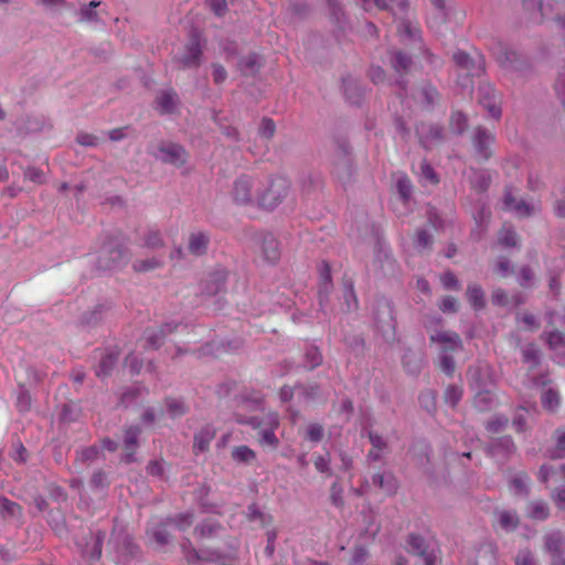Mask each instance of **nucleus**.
I'll return each instance as SVG.
<instances>
[{"mask_svg": "<svg viewBox=\"0 0 565 565\" xmlns=\"http://www.w3.org/2000/svg\"><path fill=\"white\" fill-rule=\"evenodd\" d=\"M131 254L121 235H107L98 250L95 269L98 273H115L124 269Z\"/></svg>", "mask_w": 565, "mask_h": 565, "instance_id": "nucleus-1", "label": "nucleus"}, {"mask_svg": "<svg viewBox=\"0 0 565 565\" xmlns=\"http://www.w3.org/2000/svg\"><path fill=\"white\" fill-rule=\"evenodd\" d=\"M334 158L332 177L344 189L355 181L356 166L352 147L345 137H337L334 139Z\"/></svg>", "mask_w": 565, "mask_h": 565, "instance_id": "nucleus-2", "label": "nucleus"}, {"mask_svg": "<svg viewBox=\"0 0 565 565\" xmlns=\"http://www.w3.org/2000/svg\"><path fill=\"white\" fill-rule=\"evenodd\" d=\"M290 191V181L281 175L269 179L268 185L257 195L258 206L273 211L287 198Z\"/></svg>", "mask_w": 565, "mask_h": 565, "instance_id": "nucleus-3", "label": "nucleus"}, {"mask_svg": "<svg viewBox=\"0 0 565 565\" xmlns=\"http://www.w3.org/2000/svg\"><path fill=\"white\" fill-rule=\"evenodd\" d=\"M142 561L140 546L129 534H120L115 541V562L118 565H139Z\"/></svg>", "mask_w": 565, "mask_h": 565, "instance_id": "nucleus-4", "label": "nucleus"}, {"mask_svg": "<svg viewBox=\"0 0 565 565\" xmlns=\"http://www.w3.org/2000/svg\"><path fill=\"white\" fill-rule=\"evenodd\" d=\"M373 318L376 329L382 333H394L396 329V317L394 303L386 297H379L375 300L373 308Z\"/></svg>", "mask_w": 565, "mask_h": 565, "instance_id": "nucleus-5", "label": "nucleus"}, {"mask_svg": "<svg viewBox=\"0 0 565 565\" xmlns=\"http://www.w3.org/2000/svg\"><path fill=\"white\" fill-rule=\"evenodd\" d=\"M105 539L106 532L104 530H89L87 535L76 539L75 544L84 559L95 563L102 557Z\"/></svg>", "mask_w": 565, "mask_h": 565, "instance_id": "nucleus-6", "label": "nucleus"}, {"mask_svg": "<svg viewBox=\"0 0 565 565\" xmlns=\"http://www.w3.org/2000/svg\"><path fill=\"white\" fill-rule=\"evenodd\" d=\"M203 55V40L199 30H191L189 40L184 46V53L177 58L182 68H196L201 65Z\"/></svg>", "mask_w": 565, "mask_h": 565, "instance_id": "nucleus-7", "label": "nucleus"}, {"mask_svg": "<svg viewBox=\"0 0 565 565\" xmlns=\"http://www.w3.org/2000/svg\"><path fill=\"white\" fill-rule=\"evenodd\" d=\"M415 134L420 147L431 150L435 146L446 140V131L443 125L430 121H418L415 126Z\"/></svg>", "mask_w": 565, "mask_h": 565, "instance_id": "nucleus-8", "label": "nucleus"}, {"mask_svg": "<svg viewBox=\"0 0 565 565\" xmlns=\"http://www.w3.org/2000/svg\"><path fill=\"white\" fill-rule=\"evenodd\" d=\"M497 61L507 70L525 72L530 68V61L526 55L511 49L507 44H499L498 51L494 53Z\"/></svg>", "mask_w": 565, "mask_h": 565, "instance_id": "nucleus-9", "label": "nucleus"}, {"mask_svg": "<svg viewBox=\"0 0 565 565\" xmlns=\"http://www.w3.org/2000/svg\"><path fill=\"white\" fill-rule=\"evenodd\" d=\"M497 61L507 70L525 72L530 68V61L526 55L511 49L507 44H499L498 51L494 53Z\"/></svg>", "mask_w": 565, "mask_h": 565, "instance_id": "nucleus-10", "label": "nucleus"}, {"mask_svg": "<svg viewBox=\"0 0 565 565\" xmlns=\"http://www.w3.org/2000/svg\"><path fill=\"white\" fill-rule=\"evenodd\" d=\"M495 142V135L483 126H477L471 136L475 156L481 161L492 157L491 146Z\"/></svg>", "mask_w": 565, "mask_h": 565, "instance_id": "nucleus-11", "label": "nucleus"}, {"mask_svg": "<svg viewBox=\"0 0 565 565\" xmlns=\"http://www.w3.org/2000/svg\"><path fill=\"white\" fill-rule=\"evenodd\" d=\"M159 154L156 158L163 163L172 164L175 167H182L188 161V151L185 148L175 142L161 141L158 146Z\"/></svg>", "mask_w": 565, "mask_h": 565, "instance_id": "nucleus-12", "label": "nucleus"}, {"mask_svg": "<svg viewBox=\"0 0 565 565\" xmlns=\"http://www.w3.org/2000/svg\"><path fill=\"white\" fill-rule=\"evenodd\" d=\"M142 429L139 425H130L124 429V449L125 452L121 455L120 460L126 465H130L137 461L136 451L140 445L139 438Z\"/></svg>", "mask_w": 565, "mask_h": 565, "instance_id": "nucleus-13", "label": "nucleus"}, {"mask_svg": "<svg viewBox=\"0 0 565 565\" xmlns=\"http://www.w3.org/2000/svg\"><path fill=\"white\" fill-rule=\"evenodd\" d=\"M228 279V271L225 268H216L206 278L201 280L200 290L202 295L212 297L225 291Z\"/></svg>", "mask_w": 565, "mask_h": 565, "instance_id": "nucleus-14", "label": "nucleus"}, {"mask_svg": "<svg viewBox=\"0 0 565 565\" xmlns=\"http://www.w3.org/2000/svg\"><path fill=\"white\" fill-rule=\"evenodd\" d=\"M114 305L111 301L105 300L97 303L94 308L86 310L78 319V327L90 330L98 327L106 315L113 309Z\"/></svg>", "mask_w": 565, "mask_h": 565, "instance_id": "nucleus-15", "label": "nucleus"}, {"mask_svg": "<svg viewBox=\"0 0 565 565\" xmlns=\"http://www.w3.org/2000/svg\"><path fill=\"white\" fill-rule=\"evenodd\" d=\"M254 179L248 174L239 175L233 184L232 196L236 204L249 205L254 202Z\"/></svg>", "mask_w": 565, "mask_h": 565, "instance_id": "nucleus-16", "label": "nucleus"}, {"mask_svg": "<svg viewBox=\"0 0 565 565\" xmlns=\"http://www.w3.org/2000/svg\"><path fill=\"white\" fill-rule=\"evenodd\" d=\"M516 451V446L510 435L492 438L484 446V452L489 457H503L509 459Z\"/></svg>", "mask_w": 565, "mask_h": 565, "instance_id": "nucleus-17", "label": "nucleus"}, {"mask_svg": "<svg viewBox=\"0 0 565 565\" xmlns=\"http://www.w3.org/2000/svg\"><path fill=\"white\" fill-rule=\"evenodd\" d=\"M406 542L409 546V552L418 555L424 561V565H435L436 555L434 551L429 550V544L423 535L409 533Z\"/></svg>", "mask_w": 565, "mask_h": 565, "instance_id": "nucleus-18", "label": "nucleus"}, {"mask_svg": "<svg viewBox=\"0 0 565 565\" xmlns=\"http://www.w3.org/2000/svg\"><path fill=\"white\" fill-rule=\"evenodd\" d=\"M180 104V97L173 88L159 90L154 99V108L161 115H172L177 113Z\"/></svg>", "mask_w": 565, "mask_h": 565, "instance_id": "nucleus-19", "label": "nucleus"}, {"mask_svg": "<svg viewBox=\"0 0 565 565\" xmlns=\"http://www.w3.org/2000/svg\"><path fill=\"white\" fill-rule=\"evenodd\" d=\"M479 104L486 108L489 116L499 120L502 116V109L497 103L495 90L490 84L480 85L478 88Z\"/></svg>", "mask_w": 565, "mask_h": 565, "instance_id": "nucleus-20", "label": "nucleus"}, {"mask_svg": "<svg viewBox=\"0 0 565 565\" xmlns=\"http://www.w3.org/2000/svg\"><path fill=\"white\" fill-rule=\"evenodd\" d=\"M342 90L348 103L361 106L365 96V87L360 79L354 78L351 75L343 76Z\"/></svg>", "mask_w": 565, "mask_h": 565, "instance_id": "nucleus-21", "label": "nucleus"}, {"mask_svg": "<svg viewBox=\"0 0 565 565\" xmlns=\"http://www.w3.org/2000/svg\"><path fill=\"white\" fill-rule=\"evenodd\" d=\"M541 338L548 349L555 352L554 361L565 364V334L558 330H552L543 332Z\"/></svg>", "mask_w": 565, "mask_h": 565, "instance_id": "nucleus-22", "label": "nucleus"}, {"mask_svg": "<svg viewBox=\"0 0 565 565\" xmlns=\"http://www.w3.org/2000/svg\"><path fill=\"white\" fill-rule=\"evenodd\" d=\"M211 491V486L206 482L200 484L193 491L194 500L202 513L221 514L220 507L216 503L209 501L207 499Z\"/></svg>", "mask_w": 565, "mask_h": 565, "instance_id": "nucleus-23", "label": "nucleus"}, {"mask_svg": "<svg viewBox=\"0 0 565 565\" xmlns=\"http://www.w3.org/2000/svg\"><path fill=\"white\" fill-rule=\"evenodd\" d=\"M259 243L264 259L270 264H276L280 258V248L277 238L271 233H263Z\"/></svg>", "mask_w": 565, "mask_h": 565, "instance_id": "nucleus-24", "label": "nucleus"}, {"mask_svg": "<svg viewBox=\"0 0 565 565\" xmlns=\"http://www.w3.org/2000/svg\"><path fill=\"white\" fill-rule=\"evenodd\" d=\"M430 342L443 344L441 349L447 352H456L462 350V341L460 335L454 331H438L429 337Z\"/></svg>", "mask_w": 565, "mask_h": 565, "instance_id": "nucleus-25", "label": "nucleus"}, {"mask_svg": "<svg viewBox=\"0 0 565 565\" xmlns=\"http://www.w3.org/2000/svg\"><path fill=\"white\" fill-rule=\"evenodd\" d=\"M215 435L216 429L211 424L203 426L198 433H195L193 438L194 454L199 455L207 451L210 443L214 439Z\"/></svg>", "mask_w": 565, "mask_h": 565, "instance_id": "nucleus-26", "label": "nucleus"}, {"mask_svg": "<svg viewBox=\"0 0 565 565\" xmlns=\"http://www.w3.org/2000/svg\"><path fill=\"white\" fill-rule=\"evenodd\" d=\"M565 264L563 260L553 259L547 266L548 288L555 298L561 294V277L564 273Z\"/></svg>", "mask_w": 565, "mask_h": 565, "instance_id": "nucleus-27", "label": "nucleus"}, {"mask_svg": "<svg viewBox=\"0 0 565 565\" xmlns=\"http://www.w3.org/2000/svg\"><path fill=\"white\" fill-rule=\"evenodd\" d=\"M322 362L323 355L319 347L313 343L306 342L303 348L302 363L300 366L307 371H313L319 367Z\"/></svg>", "mask_w": 565, "mask_h": 565, "instance_id": "nucleus-28", "label": "nucleus"}, {"mask_svg": "<svg viewBox=\"0 0 565 565\" xmlns=\"http://www.w3.org/2000/svg\"><path fill=\"white\" fill-rule=\"evenodd\" d=\"M452 60L458 67L467 71L470 76H480L483 72L481 63L477 64L465 51L459 50L454 53Z\"/></svg>", "mask_w": 565, "mask_h": 565, "instance_id": "nucleus-29", "label": "nucleus"}, {"mask_svg": "<svg viewBox=\"0 0 565 565\" xmlns=\"http://www.w3.org/2000/svg\"><path fill=\"white\" fill-rule=\"evenodd\" d=\"M210 236L204 232L191 233L188 242V250L194 256H203L207 253Z\"/></svg>", "mask_w": 565, "mask_h": 565, "instance_id": "nucleus-30", "label": "nucleus"}, {"mask_svg": "<svg viewBox=\"0 0 565 565\" xmlns=\"http://www.w3.org/2000/svg\"><path fill=\"white\" fill-rule=\"evenodd\" d=\"M163 404L166 406L167 414L171 419L180 418L186 415L190 411L184 398L182 397L177 398L172 396H167L163 399Z\"/></svg>", "mask_w": 565, "mask_h": 565, "instance_id": "nucleus-31", "label": "nucleus"}, {"mask_svg": "<svg viewBox=\"0 0 565 565\" xmlns=\"http://www.w3.org/2000/svg\"><path fill=\"white\" fill-rule=\"evenodd\" d=\"M320 271V286H319V306H323V294L326 292V297L330 295L332 289V277H331V267L328 262L323 260L319 266Z\"/></svg>", "mask_w": 565, "mask_h": 565, "instance_id": "nucleus-32", "label": "nucleus"}, {"mask_svg": "<svg viewBox=\"0 0 565 565\" xmlns=\"http://www.w3.org/2000/svg\"><path fill=\"white\" fill-rule=\"evenodd\" d=\"M119 352L115 350L107 351L100 359L99 364L95 371L97 377L109 376L117 364Z\"/></svg>", "mask_w": 565, "mask_h": 565, "instance_id": "nucleus-33", "label": "nucleus"}, {"mask_svg": "<svg viewBox=\"0 0 565 565\" xmlns=\"http://www.w3.org/2000/svg\"><path fill=\"white\" fill-rule=\"evenodd\" d=\"M547 8L552 10V4H545L542 0H523V9L531 14L535 22H541L548 15Z\"/></svg>", "mask_w": 565, "mask_h": 565, "instance_id": "nucleus-34", "label": "nucleus"}, {"mask_svg": "<svg viewBox=\"0 0 565 565\" xmlns=\"http://www.w3.org/2000/svg\"><path fill=\"white\" fill-rule=\"evenodd\" d=\"M420 104L426 109H431L437 104L440 98V93L438 88L433 85L430 82L423 83L420 89Z\"/></svg>", "mask_w": 565, "mask_h": 565, "instance_id": "nucleus-35", "label": "nucleus"}, {"mask_svg": "<svg viewBox=\"0 0 565 565\" xmlns=\"http://www.w3.org/2000/svg\"><path fill=\"white\" fill-rule=\"evenodd\" d=\"M270 427L259 431V444L262 446H268L273 449L278 448L279 439L275 435L274 430L279 426V419L277 415H271L269 420Z\"/></svg>", "mask_w": 565, "mask_h": 565, "instance_id": "nucleus-36", "label": "nucleus"}, {"mask_svg": "<svg viewBox=\"0 0 565 565\" xmlns=\"http://www.w3.org/2000/svg\"><path fill=\"white\" fill-rule=\"evenodd\" d=\"M466 297L475 311H480L486 308V294L480 285H469L466 290Z\"/></svg>", "mask_w": 565, "mask_h": 565, "instance_id": "nucleus-37", "label": "nucleus"}, {"mask_svg": "<svg viewBox=\"0 0 565 565\" xmlns=\"http://www.w3.org/2000/svg\"><path fill=\"white\" fill-rule=\"evenodd\" d=\"M470 185L479 193L488 191L491 185V174L484 169H471Z\"/></svg>", "mask_w": 565, "mask_h": 565, "instance_id": "nucleus-38", "label": "nucleus"}, {"mask_svg": "<svg viewBox=\"0 0 565 565\" xmlns=\"http://www.w3.org/2000/svg\"><path fill=\"white\" fill-rule=\"evenodd\" d=\"M448 126L454 135L462 136L469 127L468 116L461 110L452 111L449 116Z\"/></svg>", "mask_w": 565, "mask_h": 565, "instance_id": "nucleus-39", "label": "nucleus"}, {"mask_svg": "<svg viewBox=\"0 0 565 565\" xmlns=\"http://www.w3.org/2000/svg\"><path fill=\"white\" fill-rule=\"evenodd\" d=\"M372 482L375 487L386 491L390 495L396 493L397 481L392 473H375L372 477Z\"/></svg>", "mask_w": 565, "mask_h": 565, "instance_id": "nucleus-40", "label": "nucleus"}, {"mask_svg": "<svg viewBox=\"0 0 565 565\" xmlns=\"http://www.w3.org/2000/svg\"><path fill=\"white\" fill-rule=\"evenodd\" d=\"M391 55V65L395 72L402 73L407 72L413 65V58L409 54L396 50L390 53Z\"/></svg>", "mask_w": 565, "mask_h": 565, "instance_id": "nucleus-41", "label": "nucleus"}, {"mask_svg": "<svg viewBox=\"0 0 565 565\" xmlns=\"http://www.w3.org/2000/svg\"><path fill=\"white\" fill-rule=\"evenodd\" d=\"M222 530L223 525L221 522L204 520L194 527V534L201 539H210L216 536Z\"/></svg>", "mask_w": 565, "mask_h": 565, "instance_id": "nucleus-42", "label": "nucleus"}, {"mask_svg": "<svg viewBox=\"0 0 565 565\" xmlns=\"http://www.w3.org/2000/svg\"><path fill=\"white\" fill-rule=\"evenodd\" d=\"M162 522L167 526H174L179 531H185L193 522V512L186 511L175 515H170L163 519Z\"/></svg>", "mask_w": 565, "mask_h": 565, "instance_id": "nucleus-43", "label": "nucleus"}, {"mask_svg": "<svg viewBox=\"0 0 565 565\" xmlns=\"http://www.w3.org/2000/svg\"><path fill=\"white\" fill-rule=\"evenodd\" d=\"M545 550L548 554L565 551V539L559 531H554L544 536Z\"/></svg>", "mask_w": 565, "mask_h": 565, "instance_id": "nucleus-44", "label": "nucleus"}, {"mask_svg": "<svg viewBox=\"0 0 565 565\" xmlns=\"http://www.w3.org/2000/svg\"><path fill=\"white\" fill-rule=\"evenodd\" d=\"M500 527L505 532H513L520 525V518L515 511L503 510L498 513Z\"/></svg>", "mask_w": 565, "mask_h": 565, "instance_id": "nucleus-45", "label": "nucleus"}, {"mask_svg": "<svg viewBox=\"0 0 565 565\" xmlns=\"http://www.w3.org/2000/svg\"><path fill=\"white\" fill-rule=\"evenodd\" d=\"M470 387L475 391L488 387V374L479 366H470L467 371Z\"/></svg>", "mask_w": 565, "mask_h": 565, "instance_id": "nucleus-46", "label": "nucleus"}, {"mask_svg": "<svg viewBox=\"0 0 565 565\" xmlns=\"http://www.w3.org/2000/svg\"><path fill=\"white\" fill-rule=\"evenodd\" d=\"M343 298L345 311L350 312L358 309V297L355 295L354 284L351 278H347L343 280Z\"/></svg>", "mask_w": 565, "mask_h": 565, "instance_id": "nucleus-47", "label": "nucleus"}, {"mask_svg": "<svg viewBox=\"0 0 565 565\" xmlns=\"http://www.w3.org/2000/svg\"><path fill=\"white\" fill-rule=\"evenodd\" d=\"M494 398L493 394L490 390L487 388H480L479 391H476L475 397H473V405L476 408H478L480 412H487L490 411L493 406Z\"/></svg>", "mask_w": 565, "mask_h": 565, "instance_id": "nucleus-48", "label": "nucleus"}, {"mask_svg": "<svg viewBox=\"0 0 565 565\" xmlns=\"http://www.w3.org/2000/svg\"><path fill=\"white\" fill-rule=\"evenodd\" d=\"M541 404L545 411L555 413L561 404L558 391L555 388L545 390L541 396Z\"/></svg>", "mask_w": 565, "mask_h": 565, "instance_id": "nucleus-49", "label": "nucleus"}, {"mask_svg": "<svg viewBox=\"0 0 565 565\" xmlns=\"http://www.w3.org/2000/svg\"><path fill=\"white\" fill-rule=\"evenodd\" d=\"M498 243L504 248H519V236L513 227H503L498 234Z\"/></svg>", "mask_w": 565, "mask_h": 565, "instance_id": "nucleus-50", "label": "nucleus"}, {"mask_svg": "<svg viewBox=\"0 0 565 565\" xmlns=\"http://www.w3.org/2000/svg\"><path fill=\"white\" fill-rule=\"evenodd\" d=\"M522 361L523 363L529 364L531 370H534L541 365L542 353L533 343H531L522 350Z\"/></svg>", "mask_w": 565, "mask_h": 565, "instance_id": "nucleus-51", "label": "nucleus"}, {"mask_svg": "<svg viewBox=\"0 0 565 565\" xmlns=\"http://www.w3.org/2000/svg\"><path fill=\"white\" fill-rule=\"evenodd\" d=\"M554 435L556 439L555 446L547 449L546 455L551 459L565 458V430L557 428Z\"/></svg>", "mask_w": 565, "mask_h": 565, "instance_id": "nucleus-52", "label": "nucleus"}, {"mask_svg": "<svg viewBox=\"0 0 565 565\" xmlns=\"http://www.w3.org/2000/svg\"><path fill=\"white\" fill-rule=\"evenodd\" d=\"M527 516L533 520L545 521L550 516V508L542 500L533 501L529 504Z\"/></svg>", "mask_w": 565, "mask_h": 565, "instance_id": "nucleus-53", "label": "nucleus"}, {"mask_svg": "<svg viewBox=\"0 0 565 565\" xmlns=\"http://www.w3.org/2000/svg\"><path fill=\"white\" fill-rule=\"evenodd\" d=\"M232 459L237 463L249 465L256 459V452L248 446H237L232 450Z\"/></svg>", "mask_w": 565, "mask_h": 565, "instance_id": "nucleus-54", "label": "nucleus"}, {"mask_svg": "<svg viewBox=\"0 0 565 565\" xmlns=\"http://www.w3.org/2000/svg\"><path fill=\"white\" fill-rule=\"evenodd\" d=\"M181 551L184 556V559L189 564L201 565L200 563L202 562V557H204V555L201 553V551H198L193 546V544L191 543V541L189 539H184L183 542L181 543Z\"/></svg>", "mask_w": 565, "mask_h": 565, "instance_id": "nucleus-55", "label": "nucleus"}, {"mask_svg": "<svg viewBox=\"0 0 565 565\" xmlns=\"http://www.w3.org/2000/svg\"><path fill=\"white\" fill-rule=\"evenodd\" d=\"M32 398L24 384H19L15 407L19 413L25 414L31 409Z\"/></svg>", "mask_w": 565, "mask_h": 565, "instance_id": "nucleus-56", "label": "nucleus"}, {"mask_svg": "<svg viewBox=\"0 0 565 565\" xmlns=\"http://www.w3.org/2000/svg\"><path fill=\"white\" fill-rule=\"evenodd\" d=\"M22 508L19 503L11 501L4 495H0V515L3 519L21 515Z\"/></svg>", "mask_w": 565, "mask_h": 565, "instance_id": "nucleus-57", "label": "nucleus"}, {"mask_svg": "<svg viewBox=\"0 0 565 565\" xmlns=\"http://www.w3.org/2000/svg\"><path fill=\"white\" fill-rule=\"evenodd\" d=\"M396 190L403 203H407L412 199L413 184L411 179L405 173L398 177L396 181Z\"/></svg>", "mask_w": 565, "mask_h": 565, "instance_id": "nucleus-58", "label": "nucleus"}, {"mask_svg": "<svg viewBox=\"0 0 565 565\" xmlns=\"http://www.w3.org/2000/svg\"><path fill=\"white\" fill-rule=\"evenodd\" d=\"M258 54L249 53L247 56L242 57L238 61V70L243 75L255 74L259 67Z\"/></svg>", "mask_w": 565, "mask_h": 565, "instance_id": "nucleus-59", "label": "nucleus"}, {"mask_svg": "<svg viewBox=\"0 0 565 565\" xmlns=\"http://www.w3.org/2000/svg\"><path fill=\"white\" fill-rule=\"evenodd\" d=\"M343 343L347 349L356 356L362 354L365 348V340L363 335L358 333L344 335Z\"/></svg>", "mask_w": 565, "mask_h": 565, "instance_id": "nucleus-60", "label": "nucleus"}, {"mask_svg": "<svg viewBox=\"0 0 565 565\" xmlns=\"http://www.w3.org/2000/svg\"><path fill=\"white\" fill-rule=\"evenodd\" d=\"M331 18L334 20V22L338 24L339 29L341 31H344L345 29V13L344 10L339 2V0H327Z\"/></svg>", "mask_w": 565, "mask_h": 565, "instance_id": "nucleus-61", "label": "nucleus"}, {"mask_svg": "<svg viewBox=\"0 0 565 565\" xmlns=\"http://www.w3.org/2000/svg\"><path fill=\"white\" fill-rule=\"evenodd\" d=\"M287 10L290 15L305 19L310 12V7L305 0H289Z\"/></svg>", "mask_w": 565, "mask_h": 565, "instance_id": "nucleus-62", "label": "nucleus"}, {"mask_svg": "<svg viewBox=\"0 0 565 565\" xmlns=\"http://www.w3.org/2000/svg\"><path fill=\"white\" fill-rule=\"evenodd\" d=\"M295 388L298 390L300 395L307 401H312V399L318 398L320 395V392H321V386L318 383H313V384L297 383L295 385Z\"/></svg>", "mask_w": 565, "mask_h": 565, "instance_id": "nucleus-63", "label": "nucleus"}, {"mask_svg": "<svg viewBox=\"0 0 565 565\" xmlns=\"http://www.w3.org/2000/svg\"><path fill=\"white\" fill-rule=\"evenodd\" d=\"M100 454V449L93 445L89 447H85L76 450V461L82 463H88L95 461Z\"/></svg>", "mask_w": 565, "mask_h": 565, "instance_id": "nucleus-64", "label": "nucleus"}]
</instances>
